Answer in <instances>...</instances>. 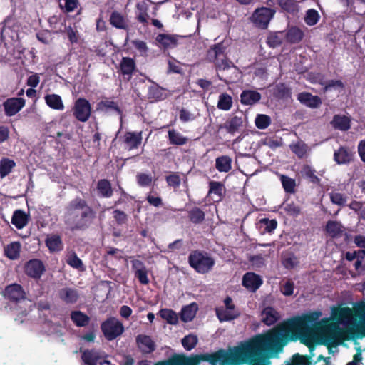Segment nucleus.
I'll list each match as a JSON object with an SVG mask.
<instances>
[{
	"label": "nucleus",
	"instance_id": "obj_30",
	"mask_svg": "<svg viewBox=\"0 0 365 365\" xmlns=\"http://www.w3.org/2000/svg\"><path fill=\"white\" fill-rule=\"evenodd\" d=\"M334 128L341 130H346L350 128V120L344 115H335L331 121Z\"/></svg>",
	"mask_w": 365,
	"mask_h": 365
},
{
	"label": "nucleus",
	"instance_id": "obj_26",
	"mask_svg": "<svg viewBox=\"0 0 365 365\" xmlns=\"http://www.w3.org/2000/svg\"><path fill=\"white\" fill-rule=\"evenodd\" d=\"M232 159L227 155L218 157L215 160V167L219 172L227 173L232 168Z\"/></svg>",
	"mask_w": 365,
	"mask_h": 365
},
{
	"label": "nucleus",
	"instance_id": "obj_51",
	"mask_svg": "<svg viewBox=\"0 0 365 365\" xmlns=\"http://www.w3.org/2000/svg\"><path fill=\"white\" fill-rule=\"evenodd\" d=\"M136 178L138 183L143 187L150 185L153 181L152 176L145 173H138Z\"/></svg>",
	"mask_w": 365,
	"mask_h": 365
},
{
	"label": "nucleus",
	"instance_id": "obj_25",
	"mask_svg": "<svg viewBox=\"0 0 365 365\" xmlns=\"http://www.w3.org/2000/svg\"><path fill=\"white\" fill-rule=\"evenodd\" d=\"M260 94L254 91H245L242 93L240 98L242 104L252 105L260 99Z\"/></svg>",
	"mask_w": 365,
	"mask_h": 365
},
{
	"label": "nucleus",
	"instance_id": "obj_21",
	"mask_svg": "<svg viewBox=\"0 0 365 365\" xmlns=\"http://www.w3.org/2000/svg\"><path fill=\"white\" fill-rule=\"evenodd\" d=\"M29 216L22 210H16L12 216L11 222L17 229H22L28 223Z\"/></svg>",
	"mask_w": 365,
	"mask_h": 365
},
{
	"label": "nucleus",
	"instance_id": "obj_52",
	"mask_svg": "<svg viewBox=\"0 0 365 365\" xmlns=\"http://www.w3.org/2000/svg\"><path fill=\"white\" fill-rule=\"evenodd\" d=\"M224 187L220 182L212 181L210 183V194H215L220 197L222 195Z\"/></svg>",
	"mask_w": 365,
	"mask_h": 365
},
{
	"label": "nucleus",
	"instance_id": "obj_62",
	"mask_svg": "<svg viewBox=\"0 0 365 365\" xmlns=\"http://www.w3.org/2000/svg\"><path fill=\"white\" fill-rule=\"evenodd\" d=\"M147 200L151 205L160 207L162 205V200L160 197L149 194L147 196Z\"/></svg>",
	"mask_w": 365,
	"mask_h": 365
},
{
	"label": "nucleus",
	"instance_id": "obj_23",
	"mask_svg": "<svg viewBox=\"0 0 365 365\" xmlns=\"http://www.w3.org/2000/svg\"><path fill=\"white\" fill-rule=\"evenodd\" d=\"M199 362V357L182 358L180 359H173L161 361L155 365H196Z\"/></svg>",
	"mask_w": 365,
	"mask_h": 365
},
{
	"label": "nucleus",
	"instance_id": "obj_56",
	"mask_svg": "<svg viewBox=\"0 0 365 365\" xmlns=\"http://www.w3.org/2000/svg\"><path fill=\"white\" fill-rule=\"evenodd\" d=\"M330 199L332 203L338 205H342L346 202V198L344 195L339 192H331L330 194Z\"/></svg>",
	"mask_w": 365,
	"mask_h": 365
},
{
	"label": "nucleus",
	"instance_id": "obj_22",
	"mask_svg": "<svg viewBox=\"0 0 365 365\" xmlns=\"http://www.w3.org/2000/svg\"><path fill=\"white\" fill-rule=\"evenodd\" d=\"M46 245L51 252H59L63 249L61 240L56 235H48L46 240Z\"/></svg>",
	"mask_w": 365,
	"mask_h": 365
},
{
	"label": "nucleus",
	"instance_id": "obj_1",
	"mask_svg": "<svg viewBox=\"0 0 365 365\" xmlns=\"http://www.w3.org/2000/svg\"><path fill=\"white\" fill-rule=\"evenodd\" d=\"M295 317L281 323L269 331L258 334L228 351H220L212 361L214 365H270L269 358L277 356L290 341L300 340L312 351V341L299 334V329H292L291 324Z\"/></svg>",
	"mask_w": 365,
	"mask_h": 365
},
{
	"label": "nucleus",
	"instance_id": "obj_17",
	"mask_svg": "<svg viewBox=\"0 0 365 365\" xmlns=\"http://www.w3.org/2000/svg\"><path fill=\"white\" fill-rule=\"evenodd\" d=\"M262 321L267 325L274 324L279 318V313L272 307H266L261 314Z\"/></svg>",
	"mask_w": 365,
	"mask_h": 365
},
{
	"label": "nucleus",
	"instance_id": "obj_43",
	"mask_svg": "<svg viewBox=\"0 0 365 365\" xmlns=\"http://www.w3.org/2000/svg\"><path fill=\"white\" fill-rule=\"evenodd\" d=\"M282 264L287 269H292L298 264V260L294 255L284 253L282 255Z\"/></svg>",
	"mask_w": 365,
	"mask_h": 365
},
{
	"label": "nucleus",
	"instance_id": "obj_2",
	"mask_svg": "<svg viewBox=\"0 0 365 365\" xmlns=\"http://www.w3.org/2000/svg\"><path fill=\"white\" fill-rule=\"evenodd\" d=\"M91 220V213L82 200H75L68 208L66 223L71 229H81L87 226Z\"/></svg>",
	"mask_w": 365,
	"mask_h": 365
},
{
	"label": "nucleus",
	"instance_id": "obj_6",
	"mask_svg": "<svg viewBox=\"0 0 365 365\" xmlns=\"http://www.w3.org/2000/svg\"><path fill=\"white\" fill-rule=\"evenodd\" d=\"M91 114V106L88 101L80 98L77 99L73 106L74 116L81 122L87 121Z\"/></svg>",
	"mask_w": 365,
	"mask_h": 365
},
{
	"label": "nucleus",
	"instance_id": "obj_38",
	"mask_svg": "<svg viewBox=\"0 0 365 365\" xmlns=\"http://www.w3.org/2000/svg\"><path fill=\"white\" fill-rule=\"evenodd\" d=\"M120 66L122 73L128 76L131 75L135 67V61L130 58H123Z\"/></svg>",
	"mask_w": 365,
	"mask_h": 365
},
{
	"label": "nucleus",
	"instance_id": "obj_29",
	"mask_svg": "<svg viewBox=\"0 0 365 365\" xmlns=\"http://www.w3.org/2000/svg\"><path fill=\"white\" fill-rule=\"evenodd\" d=\"M71 319L78 327H85L90 321V318L81 311L72 312L71 313Z\"/></svg>",
	"mask_w": 365,
	"mask_h": 365
},
{
	"label": "nucleus",
	"instance_id": "obj_40",
	"mask_svg": "<svg viewBox=\"0 0 365 365\" xmlns=\"http://www.w3.org/2000/svg\"><path fill=\"white\" fill-rule=\"evenodd\" d=\"M232 105V100L230 96L222 93L219 96L217 108L223 110H229Z\"/></svg>",
	"mask_w": 365,
	"mask_h": 365
},
{
	"label": "nucleus",
	"instance_id": "obj_3",
	"mask_svg": "<svg viewBox=\"0 0 365 365\" xmlns=\"http://www.w3.org/2000/svg\"><path fill=\"white\" fill-rule=\"evenodd\" d=\"M190 265L198 273L209 272L215 265L214 259L206 252L195 251L189 255Z\"/></svg>",
	"mask_w": 365,
	"mask_h": 365
},
{
	"label": "nucleus",
	"instance_id": "obj_35",
	"mask_svg": "<svg viewBox=\"0 0 365 365\" xmlns=\"http://www.w3.org/2000/svg\"><path fill=\"white\" fill-rule=\"evenodd\" d=\"M159 315L168 324H176L178 322V317L177 314L171 309H162L159 312Z\"/></svg>",
	"mask_w": 365,
	"mask_h": 365
},
{
	"label": "nucleus",
	"instance_id": "obj_27",
	"mask_svg": "<svg viewBox=\"0 0 365 365\" xmlns=\"http://www.w3.org/2000/svg\"><path fill=\"white\" fill-rule=\"evenodd\" d=\"M303 31L297 27L289 29L286 33V39L292 43H299L303 38Z\"/></svg>",
	"mask_w": 365,
	"mask_h": 365
},
{
	"label": "nucleus",
	"instance_id": "obj_61",
	"mask_svg": "<svg viewBox=\"0 0 365 365\" xmlns=\"http://www.w3.org/2000/svg\"><path fill=\"white\" fill-rule=\"evenodd\" d=\"M132 44L136 49H138L142 53H145L148 51V46L145 42L143 41L134 40L132 41Z\"/></svg>",
	"mask_w": 365,
	"mask_h": 365
},
{
	"label": "nucleus",
	"instance_id": "obj_47",
	"mask_svg": "<svg viewBox=\"0 0 365 365\" xmlns=\"http://www.w3.org/2000/svg\"><path fill=\"white\" fill-rule=\"evenodd\" d=\"M78 5V0H59V6L67 12L74 11Z\"/></svg>",
	"mask_w": 365,
	"mask_h": 365
},
{
	"label": "nucleus",
	"instance_id": "obj_42",
	"mask_svg": "<svg viewBox=\"0 0 365 365\" xmlns=\"http://www.w3.org/2000/svg\"><path fill=\"white\" fill-rule=\"evenodd\" d=\"M320 16L317 11L315 9H309L306 12L304 21L309 26L315 25L319 20Z\"/></svg>",
	"mask_w": 365,
	"mask_h": 365
},
{
	"label": "nucleus",
	"instance_id": "obj_36",
	"mask_svg": "<svg viewBox=\"0 0 365 365\" xmlns=\"http://www.w3.org/2000/svg\"><path fill=\"white\" fill-rule=\"evenodd\" d=\"M168 138L170 143L173 145H182L187 141V138L175 130H170L168 131Z\"/></svg>",
	"mask_w": 365,
	"mask_h": 365
},
{
	"label": "nucleus",
	"instance_id": "obj_48",
	"mask_svg": "<svg viewBox=\"0 0 365 365\" xmlns=\"http://www.w3.org/2000/svg\"><path fill=\"white\" fill-rule=\"evenodd\" d=\"M302 174L309 178L312 182H319V179L315 175V170L309 165H304L301 171Z\"/></svg>",
	"mask_w": 365,
	"mask_h": 365
},
{
	"label": "nucleus",
	"instance_id": "obj_55",
	"mask_svg": "<svg viewBox=\"0 0 365 365\" xmlns=\"http://www.w3.org/2000/svg\"><path fill=\"white\" fill-rule=\"evenodd\" d=\"M134 274L135 277L138 279L141 284H148L149 283L146 267L135 272Z\"/></svg>",
	"mask_w": 365,
	"mask_h": 365
},
{
	"label": "nucleus",
	"instance_id": "obj_44",
	"mask_svg": "<svg viewBox=\"0 0 365 365\" xmlns=\"http://www.w3.org/2000/svg\"><path fill=\"white\" fill-rule=\"evenodd\" d=\"M98 190L104 197H110L112 195L110 184L106 180H101L98 182Z\"/></svg>",
	"mask_w": 365,
	"mask_h": 365
},
{
	"label": "nucleus",
	"instance_id": "obj_39",
	"mask_svg": "<svg viewBox=\"0 0 365 365\" xmlns=\"http://www.w3.org/2000/svg\"><path fill=\"white\" fill-rule=\"evenodd\" d=\"M138 9L137 19L143 24H147L149 15L147 13V4L145 1L139 2L136 5Z\"/></svg>",
	"mask_w": 365,
	"mask_h": 365
},
{
	"label": "nucleus",
	"instance_id": "obj_60",
	"mask_svg": "<svg viewBox=\"0 0 365 365\" xmlns=\"http://www.w3.org/2000/svg\"><path fill=\"white\" fill-rule=\"evenodd\" d=\"M332 88L342 89L344 88V84L339 80H331L326 84L324 87V91H327Z\"/></svg>",
	"mask_w": 365,
	"mask_h": 365
},
{
	"label": "nucleus",
	"instance_id": "obj_34",
	"mask_svg": "<svg viewBox=\"0 0 365 365\" xmlns=\"http://www.w3.org/2000/svg\"><path fill=\"white\" fill-rule=\"evenodd\" d=\"M156 41L160 46L165 48H173L176 46L175 38L170 35L159 34L156 38Z\"/></svg>",
	"mask_w": 365,
	"mask_h": 365
},
{
	"label": "nucleus",
	"instance_id": "obj_18",
	"mask_svg": "<svg viewBox=\"0 0 365 365\" xmlns=\"http://www.w3.org/2000/svg\"><path fill=\"white\" fill-rule=\"evenodd\" d=\"M141 133L128 132L124 135V143L129 149L137 148L141 142Z\"/></svg>",
	"mask_w": 365,
	"mask_h": 365
},
{
	"label": "nucleus",
	"instance_id": "obj_33",
	"mask_svg": "<svg viewBox=\"0 0 365 365\" xmlns=\"http://www.w3.org/2000/svg\"><path fill=\"white\" fill-rule=\"evenodd\" d=\"M242 119L240 117L235 116L231 118L230 120L226 122L224 125V128L227 130V131L230 133H235L237 132L239 128L242 126Z\"/></svg>",
	"mask_w": 365,
	"mask_h": 365
},
{
	"label": "nucleus",
	"instance_id": "obj_54",
	"mask_svg": "<svg viewBox=\"0 0 365 365\" xmlns=\"http://www.w3.org/2000/svg\"><path fill=\"white\" fill-rule=\"evenodd\" d=\"M261 225L264 226V230L271 232L277 227V221L274 220L262 219L260 220Z\"/></svg>",
	"mask_w": 365,
	"mask_h": 365
},
{
	"label": "nucleus",
	"instance_id": "obj_59",
	"mask_svg": "<svg viewBox=\"0 0 365 365\" xmlns=\"http://www.w3.org/2000/svg\"><path fill=\"white\" fill-rule=\"evenodd\" d=\"M282 292L285 296H290L293 294L294 283L291 281H287L282 287Z\"/></svg>",
	"mask_w": 365,
	"mask_h": 365
},
{
	"label": "nucleus",
	"instance_id": "obj_28",
	"mask_svg": "<svg viewBox=\"0 0 365 365\" xmlns=\"http://www.w3.org/2000/svg\"><path fill=\"white\" fill-rule=\"evenodd\" d=\"M197 310V306L195 303H192L182 308L181 311V319L183 322H190L195 316Z\"/></svg>",
	"mask_w": 365,
	"mask_h": 365
},
{
	"label": "nucleus",
	"instance_id": "obj_37",
	"mask_svg": "<svg viewBox=\"0 0 365 365\" xmlns=\"http://www.w3.org/2000/svg\"><path fill=\"white\" fill-rule=\"evenodd\" d=\"M60 298L67 303H74L78 299V294L75 290L71 289H63L59 293Z\"/></svg>",
	"mask_w": 365,
	"mask_h": 365
},
{
	"label": "nucleus",
	"instance_id": "obj_12",
	"mask_svg": "<svg viewBox=\"0 0 365 365\" xmlns=\"http://www.w3.org/2000/svg\"><path fill=\"white\" fill-rule=\"evenodd\" d=\"M44 271V266L40 260L33 259L26 264L25 272L33 278H39Z\"/></svg>",
	"mask_w": 365,
	"mask_h": 365
},
{
	"label": "nucleus",
	"instance_id": "obj_13",
	"mask_svg": "<svg viewBox=\"0 0 365 365\" xmlns=\"http://www.w3.org/2000/svg\"><path fill=\"white\" fill-rule=\"evenodd\" d=\"M262 279L253 272L246 273L242 278V284L252 292L256 291L262 284Z\"/></svg>",
	"mask_w": 365,
	"mask_h": 365
},
{
	"label": "nucleus",
	"instance_id": "obj_32",
	"mask_svg": "<svg viewBox=\"0 0 365 365\" xmlns=\"http://www.w3.org/2000/svg\"><path fill=\"white\" fill-rule=\"evenodd\" d=\"M16 165L13 160L9 158H2L0 161V177L4 178L9 175Z\"/></svg>",
	"mask_w": 365,
	"mask_h": 365
},
{
	"label": "nucleus",
	"instance_id": "obj_9",
	"mask_svg": "<svg viewBox=\"0 0 365 365\" xmlns=\"http://www.w3.org/2000/svg\"><path fill=\"white\" fill-rule=\"evenodd\" d=\"M25 105V101L21 98H12L8 99L4 103L6 115L12 116L17 113Z\"/></svg>",
	"mask_w": 365,
	"mask_h": 365
},
{
	"label": "nucleus",
	"instance_id": "obj_8",
	"mask_svg": "<svg viewBox=\"0 0 365 365\" xmlns=\"http://www.w3.org/2000/svg\"><path fill=\"white\" fill-rule=\"evenodd\" d=\"M274 14L273 9L262 7L255 11L252 14V21L257 26L264 29L267 26Z\"/></svg>",
	"mask_w": 365,
	"mask_h": 365
},
{
	"label": "nucleus",
	"instance_id": "obj_57",
	"mask_svg": "<svg viewBox=\"0 0 365 365\" xmlns=\"http://www.w3.org/2000/svg\"><path fill=\"white\" fill-rule=\"evenodd\" d=\"M166 180H167L168 184L170 186H172L174 187H178L180 184V176L176 173H173V174L168 175L166 178Z\"/></svg>",
	"mask_w": 365,
	"mask_h": 365
},
{
	"label": "nucleus",
	"instance_id": "obj_16",
	"mask_svg": "<svg viewBox=\"0 0 365 365\" xmlns=\"http://www.w3.org/2000/svg\"><path fill=\"white\" fill-rule=\"evenodd\" d=\"M46 105L51 108L56 110H63L64 105L62 98L57 94H47L44 97Z\"/></svg>",
	"mask_w": 365,
	"mask_h": 365
},
{
	"label": "nucleus",
	"instance_id": "obj_11",
	"mask_svg": "<svg viewBox=\"0 0 365 365\" xmlns=\"http://www.w3.org/2000/svg\"><path fill=\"white\" fill-rule=\"evenodd\" d=\"M103 356V354L100 351L88 350L83 353L82 359L87 365H97L98 364L103 365L104 364H109L108 361H100Z\"/></svg>",
	"mask_w": 365,
	"mask_h": 365
},
{
	"label": "nucleus",
	"instance_id": "obj_31",
	"mask_svg": "<svg viewBox=\"0 0 365 365\" xmlns=\"http://www.w3.org/2000/svg\"><path fill=\"white\" fill-rule=\"evenodd\" d=\"M326 231L331 237L339 236L344 231L341 224L337 221H329L326 226Z\"/></svg>",
	"mask_w": 365,
	"mask_h": 365
},
{
	"label": "nucleus",
	"instance_id": "obj_14",
	"mask_svg": "<svg viewBox=\"0 0 365 365\" xmlns=\"http://www.w3.org/2000/svg\"><path fill=\"white\" fill-rule=\"evenodd\" d=\"M4 295L13 301H19L25 297V293L21 287L16 284L7 286L4 290Z\"/></svg>",
	"mask_w": 365,
	"mask_h": 365
},
{
	"label": "nucleus",
	"instance_id": "obj_58",
	"mask_svg": "<svg viewBox=\"0 0 365 365\" xmlns=\"http://www.w3.org/2000/svg\"><path fill=\"white\" fill-rule=\"evenodd\" d=\"M190 218L195 222H201L204 219V213L198 208L194 209L190 212Z\"/></svg>",
	"mask_w": 365,
	"mask_h": 365
},
{
	"label": "nucleus",
	"instance_id": "obj_53",
	"mask_svg": "<svg viewBox=\"0 0 365 365\" xmlns=\"http://www.w3.org/2000/svg\"><path fill=\"white\" fill-rule=\"evenodd\" d=\"M282 185L287 192H292L294 191V188L295 186L294 180L282 175L281 178Z\"/></svg>",
	"mask_w": 365,
	"mask_h": 365
},
{
	"label": "nucleus",
	"instance_id": "obj_45",
	"mask_svg": "<svg viewBox=\"0 0 365 365\" xmlns=\"http://www.w3.org/2000/svg\"><path fill=\"white\" fill-rule=\"evenodd\" d=\"M197 341L196 335L190 334L182 339V344L186 350L190 351L196 346Z\"/></svg>",
	"mask_w": 365,
	"mask_h": 365
},
{
	"label": "nucleus",
	"instance_id": "obj_41",
	"mask_svg": "<svg viewBox=\"0 0 365 365\" xmlns=\"http://www.w3.org/2000/svg\"><path fill=\"white\" fill-rule=\"evenodd\" d=\"M66 262L72 267L79 270L83 269L82 261L78 257L76 253L71 252L67 255Z\"/></svg>",
	"mask_w": 365,
	"mask_h": 365
},
{
	"label": "nucleus",
	"instance_id": "obj_7",
	"mask_svg": "<svg viewBox=\"0 0 365 365\" xmlns=\"http://www.w3.org/2000/svg\"><path fill=\"white\" fill-rule=\"evenodd\" d=\"M217 316L220 322H225L234 319L239 313L235 309L232 299L227 297L225 299V306L216 309Z\"/></svg>",
	"mask_w": 365,
	"mask_h": 365
},
{
	"label": "nucleus",
	"instance_id": "obj_20",
	"mask_svg": "<svg viewBox=\"0 0 365 365\" xmlns=\"http://www.w3.org/2000/svg\"><path fill=\"white\" fill-rule=\"evenodd\" d=\"M21 245L19 242H12L4 247V254L10 259H16L20 255Z\"/></svg>",
	"mask_w": 365,
	"mask_h": 365
},
{
	"label": "nucleus",
	"instance_id": "obj_46",
	"mask_svg": "<svg viewBox=\"0 0 365 365\" xmlns=\"http://www.w3.org/2000/svg\"><path fill=\"white\" fill-rule=\"evenodd\" d=\"M271 123L269 116L264 114H259L255 118V125L259 129L267 128Z\"/></svg>",
	"mask_w": 365,
	"mask_h": 365
},
{
	"label": "nucleus",
	"instance_id": "obj_19",
	"mask_svg": "<svg viewBox=\"0 0 365 365\" xmlns=\"http://www.w3.org/2000/svg\"><path fill=\"white\" fill-rule=\"evenodd\" d=\"M139 348L145 353H150L155 349V344L151 338L146 335H139L137 338Z\"/></svg>",
	"mask_w": 365,
	"mask_h": 365
},
{
	"label": "nucleus",
	"instance_id": "obj_50",
	"mask_svg": "<svg viewBox=\"0 0 365 365\" xmlns=\"http://www.w3.org/2000/svg\"><path fill=\"white\" fill-rule=\"evenodd\" d=\"M149 97L155 100H160L163 98V90L158 86H152L149 88Z\"/></svg>",
	"mask_w": 365,
	"mask_h": 365
},
{
	"label": "nucleus",
	"instance_id": "obj_10",
	"mask_svg": "<svg viewBox=\"0 0 365 365\" xmlns=\"http://www.w3.org/2000/svg\"><path fill=\"white\" fill-rule=\"evenodd\" d=\"M297 100L303 105L310 108H317L322 104L321 98L317 96H313L310 93L302 92L297 95Z\"/></svg>",
	"mask_w": 365,
	"mask_h": 365
},
{
	"label": "nucleus",
	"instance_id": "obj_4",
	"mask_svg": "<svg viewBox=\"0 0 365 365\" xmlns=\"http://www.w3.org/2000/svg\"><path fill=\"white\" fill-rule=\"evenodd\" d=\"M225 47L222 43L215 44L207 53L208 58L215 63L217 69H227L231 68L232 63L224 57Z\"/></svg>",
	"mask_w": 365,
	"mask_h": 365
},
{
	"label": "nucleus",
	"instance_id": "obj_24",
	"mask_svg": "<svg viewBox=\"0 0 365 365\" xmlns=\"http://www.w3.org/2000/svg\"><path fill=\"white\" fill-rule=\"evenodd\" d=\"M110 24L120 29H127L128 27V20L120 13L114 11L110 17Z\"/></svg>",
	"mask_w": 365,
	"mask_h": 365
},
{
	"label": "nucleus",
	"instance_id": "obj_63",
	"mask_svg": "<svg viewBox=\"0 0 365 365\" xmlns=\"http://www.w3.org/2000/svg\"><path fill=\"white\" fill-rule=\"evenodd\" d=\"M40 82V77L37 73L31 75L27 79V85L36 88Z\"/></svg>",
	"mask_w": 365,
	"mask_h": 365
},
{
	"label": "nucleus",
	"instance_id": "obj_64",
	"mask_svg": "<svg viewBox=\"0 0 365 365\" xmlns=\"http://www.w3.org/2000/svg\"><path fill=\"white\" fill-rule=\"evenodd\" d=\"M361 361L362 354L361 351H358L354 355L353 360L349 362L346 365H363Z\"/></svg>",
	"mask_w": 365,
	"mask_h": 365
},
{
	"label": "nucleus",
	"instance_id": "obj_15",
	"mask_svg": "<svg viewBox=\"0 0 365 365\" xmlns=\"http://www.w3.org/2000/svg\"><path fill=\"white\" fill-rule=\"evenodd\" d=\"M354 152L346 148H340L335 151L334 158L338 164H346L353 160Z\"/></svg>",
	"mask_w": 365,
	"mask_h": 365
},
{
	"label": "nucleus",
	"instance_id": "obj_49",
	"mask_svg": "<svg viewBox=\"0 0 365 365\" xmlns=\"http://www.w3.org/2000/svg\"><path fill=\"white\" fill-rule=\"evenodd\" d=\"M308 147L304 143H297L292 146V150L299 157H303L308 151Z\"/></svg>",
	"mask_w": 365,
	"mask_h": 365
},
{
	"label": "nucleus",
	"instance_id": "obj_5",
	"mask_svg": "<svg viewBox=\"0 0 365 365\" xmlns=\"http://www.w3.org/2000/svg\"><path fill=\"white\" fill-rule=\"evenodd\" d=\"M101 329L108 340H113L122 334L124 327L118 319L111 317L102 324Z\"/></svg>",
	"mask_w": 365,
	"mask_h": 365
}]
</instances>
